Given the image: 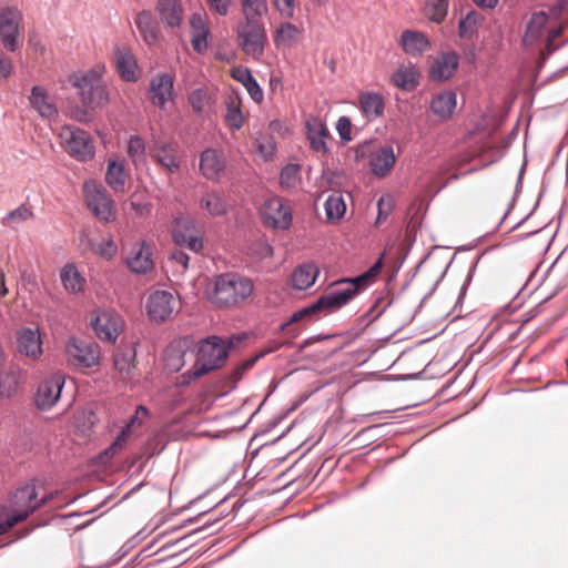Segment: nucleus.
Returning <instances> with one entry per match:
<instances>
[{
	"label": "nucleus",
	"instance_id": "f257e3e1",
	"mask_svg": "<svg viewBox=\"0 0 568 568\" xmlns=\"http://www.w3.org/2000/svg\"><path fill=\"white\" fill-rule=\"evenodd\" d=\"M104 67L97 65L88 71L70 75L69 82L78 90L83 109H77L72 115L77 121L88 122L92 119V111L104 106L109 102L106 85L102 80Z\"/></svg>",
	"mask_w": 568,
	"mask_h": 568
},
{
	"label": "nucleus",
	"instance_id": "f03ea898",
	"mask_svg": "<svg viewBox=\"0 0 568 568\" xmlns=\"http://www.w3.org/2000/svg\"><path fill=\"white\" fill-rule=\"evenodd\" d=\"M47 500V497L38 499V493L33 485H26L17 489L6 504L0 505V535L26 520Z\"/></svg>",
	"mask_w": 568,
	"mask_h": 568
},
{
	"label": "nucleus",
	"instance_id": "7ed1b4c3",
	"mask_svg": "<svg viewBox=\"0 0 568 568\" xmlns=\"http://www.w3.org/2000/svg\"><path fill=\"white\" fill-rule=\"evenodd\" d=\"M253 291L254 285L248 277L233 272L224 273L215 277L209 298L219 308H233L245 302Z\"/></svg>",
	"mask_w": 568,
	"mask_h": 568
},
{
	"label": "nucleus",
	"instance_id": "20e7f679",
	"mask_svg": "<svg viewBox=\"0 0 568 568\" xmlns=\"http://www.w3.org/2000/svg\"><path fill=\"white\" fill-rule=\"evenodd\" d=\"M351 292L349 288L337 291L333 284L325 295L321 296L315 303L295 312L287 322L283 323L280 327L281 332L287 334L290 338H295L300 335L301 329L293 327V325L313 322L323 312L341 308L349 302Z\"/></svg>",
	"mask_w": 568,
	"mask_h": 568
},
{
	"label": "nucleus",
	"instance_id": "39448f33",
	"mask_svg": "<svg viewBox=\"0 0 568 568\" xmlns=\"http://www.w3.org/2000/svg\"><path fill=\"white\" fill-rule=\"evenodd\" d=\"M227 355V347L221 338L216 336L207 338L199 348L194 367L182 375V384H187L191 379L199 378L210 371L219 368L226 361Z\"/></svg>",
	"mask_w": 568,
	"mask_h": 568
},
{
	"label": "nucleus",
	"instance_id": "423d86ee",
	"mask_svg": "<svg viewBox=\"0 0 568 568\" xmlns=\"http://www.w3.org/2000/svg\"><path fill=\"white\" fill-rule=\"evenodd\" d=\"M24 33L23 13L16 6H0V43L8 52L22 48Z\"/></svg>",
	"mask_w": 568,
	"mask_h": 568
},
{
	"label": "nucleus",
	"instance_id": "0eeeda50",
	"mask_svg": "<svg viewBox=\"0 0 568 568\" xmlns=\"http://www.w3.org/2000/svg\"><path fill=\"white\" fill-rule=\"evenodd\" d=\"M236 41L242 52L260 61L267 44L264 21H240L235 27Z\"/></svg>",
	"mask_w": 568,
	"mask_h": 568
},
{
	"label": "nucleus",
	"instance_id": "6e6552de",
	"mask_svg": "<svg viewBox=\"0 0 568 568\" xmlns=\"http://www.w3.org/2000/svg\"><path fill=\"white\" fill-rule=\"evenodd\" d=\"M83 193L88 207L98 219L109 222L114 217V202L104 187L95 181H87Z\"/></svg>",
	"mask_w": 568,
	"mask_h": 568
},
{
	"label": "nucleus",
	"instance_id": "1a4fd4ad",
	"mask_svg": "<svg viewBox=\"0 0 568 568\" xmlns=\"http://www.w3.org/2000/svg\"><path fill=\"white\" fill-rule=\"evenodd\" d=\"M68 362L77 367L91 368L99 365L101 352L97 343L71 337L65 345Z\"/></svg>",
	"mask_w": 568,
	"mask_h": 568
},
{
	"label": "nucleus",
	"instance_id": "9d476101",
	"mask_svg": "<svg viewBox=\"0 0 568 568\" xmlns=\"http://www.w3.org/2000/svg\"><path fill=\"white\" fill-rule=\"evenodd\" d=\"M65 151L80 161H87L94 155V146L89 133L74 126H63L60 132Z\"/></svg>",
	"mask_w": 568,
	"mask_h": 568
},
{
	"label": "nucleus",
	"instance_id": "9b49d317",
	"mask_svg": "<svg viewBox=\"0 0 568 568\" xmlns=\"http://www.w3.org/2000/svg\"><path fill=\"white\" fill-rule=\"evenodd\" d=\"M90 324L95 335L104 342L114 343L123 329V321L112 311L97 310L91 314Z\"/></svg>",
	"mask_w": 568,
	"mask_h": 568
},
{
	"label": "nucleus",
	"instance_id": "f8f14e48",
	"mask_svg": "<svg viewBox=\"0 0 568 568\" xmlns=\"http://www.w3.org/2000/svg\"><path fill=\"white\" fill-rule=\"evenodd\" d=\"M178 307V298L168 291H155L149 296L146 303L148 315L158 323L170 318Z\"/></svg>",
	"mask_w": 568,
	"mask_h": 568
},
{
	"label": "nucleus",
	"instance_id": "ddd939ff",
	"mask_svg": "<svg viewBox=\"0 0 568 568\" xmlns=\"http://www.w3.org/2000/svg\"><path fill=\"white\" fill-rule=\"evenodd\" d=\"M42 336L39 328L21 327L16 334L18 353L29 361H39L43 354Z\"/></svg>",
	"mask_w": 568,
	"mask_h": 568
},
{
	"label": "nucleus",
	"instance_id": "4468645a",
	"mask_svg": "<svg viewBox=\"0 0 568 568\" xmlns=\"http://www.w3.org/2000/svg\"><path fill=\"white\" fill-rule=\"evenodd\" d=\"M149 153L166 174H175L180 171L182 160L176 144L159 141L150 146Z\"/></svg>",
	"mask_w": 568,
	"mask_h": 568
},
{
	"label": "nucleus",
	"instance_id": "2eb2a0df",
	"mask_svg": "<svg viewBox=\"0 0 568 568\" xmlns=\"http://www.w3.org/2000/svg\"><path fill=\"white\" fill-rule=\"evenodd\" d=\"M261 216L264 223L273 229L287 230L292 224V210L278 197L264 203Z\"/></svg>",
	"mask_w": 568,
	"mask_h": 568
},
{
	"label": "nucleus",
	"instance_id": "dca6fc26",
	"mask_svg": "<svg viewBox=\"0 0 568 568\" xmlns=\"http://www.w3.org/2000/svg\"><path fill=\"white\" fill-rule=\"evenodd\" d=\"M64 385V377L61 374H53L44 378L38 386L36 393V405L41 410L52 408L61 396Z\"/></svg>",
	"mask_w": 568,
	"mask_h": 568
},
{
	"label": "nucleus",
	"instance_id": "f3484780",
	"mask_svg": "<svg viewBox=\"0 0 568 568\" xmlns=\"http://www.w3.org/2000/svg\"><path fill=\"white\" fill-rule=\"evenodd\" d=\"M150 100L153 105L165 110L174 100V75L158 73L150 81Z\"/></svg>",
	"mask_w": 568,
	"mask_h": 568
},
{
	"label": "nucleus",
	"instance_id": "a211bd4d",
	"mask_svg": "<svg viewBox=\"0 0 568 568\" xmlns=\"http://www.w3.org/2000/svg\"><path fill=\"white\" fill-rule=\"evenodd\" d=\"M172 236L174 243L180 247H186L197 253L203 247L202 239L197 235L193 222L189 217L175 220Z\"/></svg>",
	"mask_w": 568,
	"mask_h": 568
},
{
	"label": "nucleus",
	"instance_id": "6ab92c4d",
	"mask_svg": "<svg viewBox=\"0 0 568 568\" xmlns=\"http://www.w3.org/2000/svg\"><path fill=\"white\" fill-rule=\"evenodd\" d=\"M152 255V245L146 241H141L132 246L125 263L133 273L146 274L154 267Z\"/></svg>",
	"mask_w": 568,
	"mask_h": 568
},
{
	"label": "nucleus",
	"instance_id": "aec40b11",
	"mask_svg": "<svg viewBox=\"0 0 568 568\" xmlns=\"http://www.w3.org/2000/svg\"><path fill=\"white\" fill-rule=\"evenodd\" d=\"M200 172L212 181H216L223 174L226 161L223 153L216 149H206L200 154Z\"/></svg>",
	"mask_w": 568,
	"mask_h": 568
},
{
	"label": "nucleus",
	"instance_id": "412c9836",
	"mask_svg": "<svg viewBox=\"0 0 568 568\" xmlns=\"http://www.w3.org/2000/svg\"><path fill=\"white\" fill-rule=\"evenodd\" d=\"M113 60L115 69L123 80L134 82L139 79L140 70L136 59L129 48L116 47L114 49Z\"/></svg>",
	"mask_w": 568,
	"mask_h": 568
},
{
	"label": "nucleus",
	"instance_id": "4be33fe9",
	"mask_svg": "<svg viewBox=\"0 0 568 568\" xmlns=\"http://www.w3.org/2000/svg\"><path fill=\"white\" fill-rule=\"evenodd\" d=\"M305 128L311 149L325 154L328 150L326 141L331 138L326 124L320 118L311 115L305 121Z\"/></svg>",
	"mask_w": 568,
	"mask_h": 568
},
{
	"label": "nucleus",
	"instance_id": "5701e85b",
	"mask_svg": "<svg viewBox=\"0 0 568 568\" xmlns=\"http://www.w3.org/2000/svg\"><path fill=\"white\" fill-rule=\"evenodd\" d=\"M548 18L551 20H562L558 27H552L548 31L546 38V49L548 53H551L557 49L555 40L561 34L564 29L568 27V1L558 0V2L550 8Z\"/></svg>",
	"mask_w": 568,
	"mask_h": 568
},
{
	"label": "nucleus",
	"instance_id": "b1692460",
	"mask_svg": "<svg viewBox=\"0 0 568 568\" xmlns=\"http://www.w3.org/2000/svg\"><path fill=\"white\" fill-rule=\"evenodd\" d=\"M29 101L41 118L51 121L58 116V108L44 88L34 85L31 89Z\"/></svg>",
	"mask_w": 568,
	"mask_h": 568
},
{
	"label": "nucleus",
	"instance_id": "393cba45",
	"mask_svg": "<svg viewBox=\"0 0 568 568\" xmlns=\"http://www.w3.org/2000/svg\"><path fill=\"white\" fill-rule=\"evenodd\" d=\"M358 105L365 118L368 121H373L384 114L385 99L377 92H361L358 94Z\"/></svg>",
	"mask_w": 568,
	"mask_h": 568
},
{
	"label": "nucleus",
	"instance_id": "a878e982",
	"mask_svg": "<svg viewBox=\"0 0 568 568\" xmlns=\"http://www.w3.org/2000/svg\"><path fill=\"white\" fill-rule=\"evenodd\" d=\"M382 260H378L367 272L352 280H343L334 283L337 291L349 288V301L359 292V290L372 283L382 270Z\"/></svg>",
	"mask_w": 568,
	"mask_h": 568
},
{
	"label": "nucleus",
	"instance_id": "bb28decb",
	"mask_svg": "<svg viewBox=\"0 0 568 568\" xmlns=\"http://www.w3.org/2000/svg\"><path fill=\"white\" fill-rule=\"evenodd\" d=\"M458 67V55L455 52L444 53L437 57L430 67V78L438 81L448 80L454 75Z\"/></svg>",
	"mask_w": 568,
	"mask_h": 568
},
{
	"label": "nucleus",
	"instance_id": "cd10ccee",
	"mask_svg": "<svg viewBox=\"0 0 568 568\" xmlns=\"http://www.w3.org/2000/svg\"><path fill=\"white\" fill-rule=\"evenodd\" d=\"M549 21L548 14L544 11L532 12L527 21L526 30L523 37V43L526 47L535 45L544 36V29Z\"/></svg>",
	"mask_w": 568,
	"mask_h": 568
},
{
	"label": "nucleus",
	"instance_id": "c85d7f7f",
	"mask_svg": "<svg viewBox=\"0 0 568 568\" xmlns=\"http://www.w3.org/2000/svg\"><path fill=\"white\" fill-rule=\"evenodd\" d=\"M60 281L69 294H80L84 291L87 281L74 263L65 264L60 271Z\"/></svg>",
	"mask_w": 568,
	"mask_h": 568
},
{
	"label": "nucleus",
	"instance_id": "c756f323",
	"mask_svg": "<svg viewBox=\"0 0 568 568\" xmlns=\"http://www.w3.org/2000/svg\"><path fill=\"white\" fill-rule=\"evenodd\" d=\"M396 158L392 146H383L372 153L369 165L372 172L377 176H385L394 168Z\"/></svg>",
	"mask_w": 568,
	"mask_h": 568
},
{
	"label": "nucleus",
	"instance_id": "7c9ffc66",
	"mask_svg": "<svg viewBox=\"0 0 568 568\" xmlns=\"http://www.w3.org/2000/svg\"><path fill=\"white\" fill-rule=\"evenodd\" d=\"M390 81L403 91H413L419 84V72L410 63L400 64L392 74Z\"/></svg>",
	"mask_w": 568,
	"mask_h": 568
},
{
	"label": "nucleus",
	"instance_id": "2f4dec72",
	"mask_svg": "<svg viewBox=\"0 0 568 568\" xmlns=\"http://www.w3.org/2000/svg\"><path fill=\"white\" fill-rule=\"evenodd\" d=\"M320 275L315 263L307 262L298 265L291 275V283L295 290L304 291L311 287Z\"/></svg>",
	"mask_w": 568,
	"mask_h": 568
},
{
	"label": "nucleus",
	"instance_id": "473e14b6",
	"mask_svg": "<svg viewBox=\"0 0 568 568\" xmlns=\"http://www.w3.org/2000/svg\"><path fill=\"white\" fill-rule=\"evenodd\" d=\"M199 204L211 216L224 215L231 207L226 196L216 191L205 192L201 196Z\"/></svg>",
	"mask_w": 568,
	"mask_h": 568
},
{
	"label": "nucleus",
	"instance_id": "72a5a7b5",
	"mask_svg": "<svg viewBox=\"0 0 568 568\" xmlns=\"http://www.w3.org/2000/svg\"><path fill=\"white\" fill-rule=\"evenodd\" d=\"M136 28L148 45L159 43L161 34L158 23L149 11H141L135 19Z\"/></svg>",
	"mask_w": 568,
	"mask_h": 568
},
{
	"label": "nucleus",
	"instance_id": "f704fd0d",
	"mask_svg": "<svg viewBox=\"0 0 568 568\" xmlns=\"http://www.w3.org/2000/svg\"><path fill=\"white\" fill-rule=\"evenodd\" d=\"M456 104L457 98L453 91H442L433 97L430 101V110L442 120H447L452 116Z\"/></svg>",
	"mask_w": 568,
	"mask_h": 568
},
{
	"label": "nucleus",
	"instance_id": "c9c22d12",
	"mask_svg": "<svg viewBox=\"0 0 568 568\" xmlns=\"http://www.w3.org/2000/svg\"><path fill=\"white\" fill-rule=\"evenodd\" d=\"M128 179V173L124 169V162L118 159H109L106 172H105V182L106 184L115 192L123 193L125 190V183Z\"/></svg>",
	"mask_w": 568,
	"mask_h": 568
},
{
	"label": "nucleus",
	"instance_id": "e433bc0d",
	"mask_svg": "<svg viewBox=\"0 0 568 568\" xmlns=\"http://www.w3.org/2000/svg\"><path fill=\"white\" fill-rule=\"evenodd\" d=\"M303 37V30L291 22H283L274 34V43L277 48H293Z\"/></svg>",
	"mask_w": 568,
	"mask_h": 568
},
{
	"label": "nucleus",
	"instance_id": "4c0bfd02",
	"mask_svg": "<svg viewBox=\"0 0 568 568\" xmlns=\"http://www.w3.org/2000/svg\"><path fill=\"white\" fill-rule=\"evenodd\" d=\"M226 114L225 122L232 130H240L244 122L245 116L242 112V99L237 93H231L225 99Z\"/></svg>",
	"mask_w": 568,
	"mask_h": 568
},
{
	"label": "nucleus",
	"instance_id": "58836bf2",
	"mask_svg": "<svg viewBox=\"0 0 568 568\" xmlns=\"http://www.w3.org/2000/svg\"><path fill=\"white\" fill-rule=\"evenodd\" d=\"M400 44L405 53L420 55L429 48L428 39L418 31L405 30L400 36Z\"/></svg>",
	"mask_w": 568,
	"mask_h": 568
},
{
	"label": "nucleus",
	"instance_id": "ea45409f",
	"mask_svg": "<svg viewBox=\"0 0 568 568\" xmlns=\"http://www.w3.org/2000/svg\"><path fill=\"white\" fill-rule=\"evenodd\" d=\"M158 11L169 27H178L182 21L183 10L179 0H159Z\"/></svg>",
	"mask_w": 568,
	"mask_h": 568
},
{
	"label": "nucleus",
	"instance_id": "a19ab883",
	"mask_svg": "<svg viewBox=\"0 0 568 568\" xmlns=\"http://www.w3.org/2000/svg\"><path fill=\"white\" fill-rule=\"evenodd\" d=\"M20 376L21 372L17 367H10L0 374V397L11 398L18 393Z\"/></svg>",
	"mask_w": 568,
	"mask_h": 568
},
{
	"label": "nucleus",
	"instance_id": "79ce46f5",
	"mask_svg": "<svg viewBox=\"0 0 568 568\" xmlns=\"http://www.w3.org/2000/svg\"><path fill=\"white\" fill-rule=\"evenodd\" d=\"M187 102L191 105L193 112L202 114L211 109L214 102L212 92L207 88H197L193 90L187 98Z\"/></svg>",
	"mask_w": 568,
	"mask_h": 568
},
{
	"label": "nucleus",
	"instance_id": "37998d69",
	"mask_svg": "<svg viewBox=\"0 0 568 568\" xmlns=\"http://www.w3.org/2000/svg\"><path fill=\"white\" fill-rule=\"evenodd\" d=\"M267 10L266 0H241L242 21H263Z\"/></svg>",
	"mask_w": 568,
	"mask_h": 568
},
{
	"label": "nucleus",
	"instance_id": "c03bdc74",
	"mask_svg": "<svg viewBox=\"0 0 568 568\" xmlns=\"http://www.w3.org/2000/svg\"><path fill=\"white\" fill-rule=\"evenodd\" d=\"M135 353L132 349H125L114 355V367L123 381H130L133 377Z\"/></svg>",
	"mask_w": 568,
	"mask_h": 568
},
{
	"label": "nucleus",
	"instance_id": "a18cd8bd",
	"mask_svg": "<svg viewBox=\"0 0 568 568\" xmlns=\"http://www.w3.org/2000/svg\"><path fill=\"white\" fill-rule=\"evenodd\" d=\"M325 212L328 221L342 219L346 212V204L341 193H332L325 201Z\"/></svg>",
	"mask_w": 568,
	"mask_h": 568
},
{
	"label": "nucleus",
	"instance_id": "49530a36",
	"mask_svg": "<svg viewBox=\"0 0 568 568\" xmlns=\"http://www.w3.org/2000/svg\"><path fill=\"white\" fill-rule=\"evenodd\" d=\"M281 347V343H274V345L262 352L260 355L257 356H254V357H251L246 361H244L243 363H241L239 366H236L233 372L230 374V379H231V387H235L236 383L240 382L244 375V373L248 369H251L254 364L257 362V359L262 356H264L265 354H268L271 352H274V351H277L278 348Z\"/></svg>",
	"mask_w": 568,
	"mask_h": 568
},
{
	"label": "nucleus",
	"instance_id": "de8ad7c7",
	"mask_svg": "<svg viewBox=\"0 0 568 568\" xmlns=\"http://www.w3.org/2000/svg\"><path fill=\"white\" fill-rule=\"evenodd\" d=\"M448 10V0H427L425 4V13L427 18L436 23H440Z\"/></svg>",
	"mask_w": 568,
	"mask_h": 568
},
{
	"label": "nucleus",
	"instance_id": "09e8293b",
	"mask_svg": "<svg viewBox=\"0 0 568 568\" xmlns=\"http://www.w3.org/2000/svg\"><path fill=\"white\" fill-rule=\"evenodd\" d=\"M126 430H122L115 440L99 455L101 464H108L116 454H119L126 445Z\"/></svg>",
	"mask_w": 568,
	"mask_h": 568
},
{
	"label": "nucleus",
	"instance_id": "8fccbe9b",
	"mask_svg": "<svg viewBox=\"0 0 568 568\" xmlns=\"http://www.w3.org/2000/svg\"><path fill=\"white\" fill-rule=\"evenodd\" d=\"M483 18L479 13L470 11L459 22V34L462 38H469L480 24Z\"/></svg>",
	"mask_w": 568,
	"mask_h": 568
},
{
	"label": "nucleus",
	"instance_id": "3c124183",
	"mask_svg": "<svg viewBox=\"0 0 568 568\" xmlns=\"http://www.w3.org/2000/svg\"><path fill=\"white\" fill-rule=\"evenodd\" d=\"M128 154L135 165L145 161V144L140 136L135 135L130 138Z\"/></svg>",
	"mask_w": 568,
	"mask_h": 568
},
{
	"label": "nucleus",
	"instance_id": "603ef678",
	"mask_svg": "<svg viewBox=\"0 0 568 568\" xmlns=\"http://www.w3.org/2000/svg\"><path fill=\"white\" fill-rule=\"evenodd\" d=\"M33 217L32 209L26 204H21L13 211L9 212L3 219V223L8 225H14L23 223Z\"/></svg>",
	"mask_w": 568,
	"mask_h": 568
},
{
	"label": "nucleus",
	"instance_id": "864d4df0",
	"mask_svg": "<svg viewBox=\"0 0 568 568\" xmlns=\"http://www.w3.org/2000/svg\"><path fill=\"white\" fill-rule=\"evenodd\" d=\"M298 172L300 168L296 164H288L283 168L280 175L281 185L286 189L294 187L300 180Z\"/></svg>",
	"mask_w": 568,
	"mask_h": 568
},
{
	"label": "nucleus",
	"instance_id": "5fc2aeb1",
	"mask_svg": "<svg viewBox=\"0 0 568 568\" xmlns=\"http://www.w3.org/2000/svg\"><path fill=\"white\" fill-rule=\"evenodd\" d=\"M257 153L263 158L264 161H270L273 159L276 145L272 138H266L263 140L255 141Z\"/></svg>",
	"mask_w": 568,
	"mask_h": 568
},
{
	"label": "nucleus",
	"instance_id": "6e6d98bb",
	"mask_svg": "<svg viewBox=\"0 0 568 568\" xmlns=\"http://www.w3.org/2000/svg\"><path fill=\"white\" fill-rule=\"evenodd\" d=\"M148 408L142 405L138 406L134 415L131 417L125 428H123L122 430H126V436H129L132 429L135 427H140L143 424V422L148 418Z\"/></svg>",
	"mask_w": 568,
	"mask_h": 568
},
{
	"label": "nucleus",
	"instance_id": "4d7b16f0",
	"mask_svg": "<svg viewBox=\"0 0 568 568\" xmlns=\"http://www.w3.org/2000/svg\"><path fill=\"white\" fill-rule=\"evenodd\" d=\"M275 9L286 19H292L295 14L296 0H272Z\"/></svg>",
	"mask_w": 568,
	"mask_h": 568
},
{
	"label": "nucleus",
	"instance_id": "13d9d810",
	"mask_svg": "<svg viewBox=\"0 0 568 568\" xmlns=\"http://www.w3.org/2000/svg\"><path fill=\"white\" fill-rule=\"evenodd\" d=\"M118 251V246L112 237L103 240L97 247V253L105 260H111Z\"/></svg>",
	"mask_w": 568,
	"mask_h": 568
},
{
	"label": "nucleus",
	"instance_id": "bf43d9fd",
	"mask_svg": "<svg viewBox=\"0 0 568 568\" xmlns=\"http://www.w3.org/2000/svg\"><path fill=\"white\" fill-rule=\"evenodd\" d=\"M336 130H337V132L339 134V138L343 141H347L348 142V141L352 140V136H351L352 122H351V120L347 116H341L337 120Z\"/></svg>",
	"mask_w": 568,
	"mask_h": 568
},
{
	"label": "nucleus",
	"instance_id": "052dcab7",
	"mask_svg": "<svg viewBox=\"0 0 568 568\" xmlns=\"http://www.w3.org/2000/svg\"><path fill=\"white\" fill-rule=\"evenodd\" d=\"M378 206V216L376 219V224L385 221L392 210V200L390 197H381L377 202Z\"/></svg>",
	"mask_w": 568,
	"mask_h": 568
},
{
	"label": "nucleus",
	"instance_id": "680f3d73",
	"mask_svg": "<svg viewBox=\"0 0 568 568\" xmlns=\"http://www.w3.org/2000/svg\"><path fill=\"white\" fill-rule=\"evenodd\" d=\"M210 9L220 16L229 13L232 1L231 0H205Z\"/></svg>",
	"mask_w": 568,
	"mask_h": 568
},
{
	"label": "nucleus",
	"instance_id": "e2e57ef3",
	"mask_svg": "<svg viewBox=\"0 0 568 568\" xmlns=\"http://www.w3.org/2000/svg\"><path fill=\"white\" fill-rule=\"evenodd\" d=\"M231 75L234 80L241 82L244 87L245 83H250L254 79L248 69L241 67L234 68L231 72Z\"/></svg>",
	"mask_w": 568,
	"mask_h": 568
},
{
	"label": "nucleus",
	"instance_id": "0e129e2a",
	"mask_svg": "<svg viewBox=\"0 0 568 568\" xmlns=\"http://www.w3.org/2000/svg\"><path fill=\"white\" fill-rule=\"evenodd\" d=\"M245 89L250 97L256 102L261 103L263 101V91L255 79H253L250 83H245Z\"/></svg>",
	"mask_w": 568,
	"mask_h": 568
},
{
	"label": "nucleus",
	"instance_id": "69168bd1",
	"mask_svg": "<svg viewBox=\"0 0 568 568\" xmlns=\"http://www.w3.org/2000/svg\"><path fill=\"white\" fill-rule=\"evenodd\" d=\"M254 254L261 258H267L273 255V247L265 241H260L255 244Z\"/></svg>",
	"mask_w": 568,
	"mask_h": 568
},
{
	"label": "nucleus",
	"instance_id": "338daca9",
	"mask_svg": "<svg viewBox=\"0 0 568 568\" xmlns=\"http://www.w3.org/2000/svg\"><path fill=\"white\" fill-rule=\"evenodd\" d=\"M207 34L209 33H203V32L202 33L201 32L192 33L191 42H192L193 49L196 52H202L203 50L206 49V47H207V42H206Z\"/></svg>",
	"mask_w": 568,
	"mask_h": 568
},
{
	"label": "nucleus",
	"instance_id": "774afa93",
	"mask_svg": "<svg viewBox=\"0 0 568 568\" xmlns=\"http://www.w3.org/2000/svg\"><path fill=\"white\" fill-rule=\"evenodd\" d=\"M170 260L181 265L183 271L187 268L189 256L181 248L174 250L170 255Z\"/></svg>",
	"mask_w": 568,
	"mask_h": 568
}]
</instances>
